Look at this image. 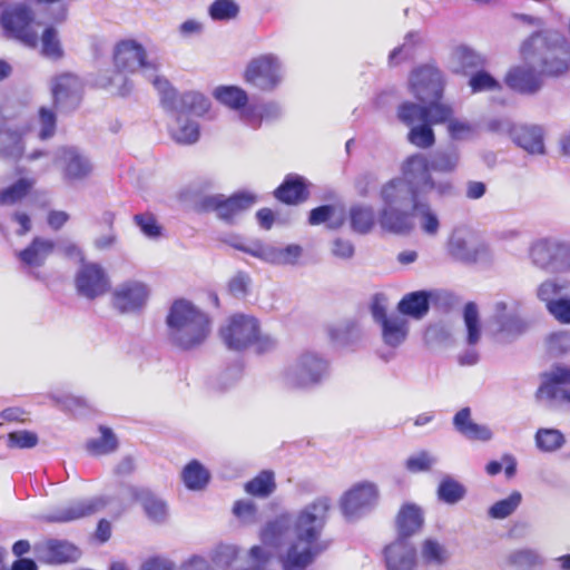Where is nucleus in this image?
<instances>
[{
  "label": "nucleus",
  "instance_id": "0e129e2a",
  "mask_svg": "<svg viewBox=\"0 0 570 570\" xmlns=\"http://www.w3.org/2000/svg\"><path fill=\"white\" fill-rule=\"evenodd\" d=\"M37 137L41 140L48 139L53 136L56 129V115L55 112L46 107L39 109L37 119Z\"/></svg>",
  "mask_w": 570,
  "mask_h": 570
},
{
  "label": "nucleus",
  "instance_id": "20e7f679",
  "mask_svg": "<svg viewBox=\"0 0 570 570\" xmlns=\"http://www.w3.org/2000/svg\"><path fill=\"white\" fill-rule=\"evenodd\" d=\"M0 28L6 36H57L55 23L24 1L0 0Z\"/></svg>",
  "mask_w": 570,
  "mask_h": 570
},
{
  "label": "nucleus",
  "instance_id": "c756f323",
  "mask_svg": "<svg viewBox=\"0 0 570 570\" xmlns=\"http://www.w3.org/2000/svg\"><path fill=\"white\" fill-rule=\"evenodd\" d=\"M106 502L102 498H91L69 503L67 507L57 509L50 520L57 522H69L80 518L88 517L105 507Z\"/></svg>",
  "mask_w": 570,
  "mask_h": 570
},
{
  "label": "nucleus",
  "instance_id": "e433bc0d",
  "mask_svg": "<svg viewBox=\"0 0 570 570\" xmlns=\"http://www.w3.org/2000/svg\"><path fill=\"white\" fill-rule=\"evenodd\" d=\"M504 562L515 570H532L542 567L544 559L537 550L522 548L509 552Z\"/></svg>",
  "mask_w": 570,
  "mask_h": 570
},
{
  "label": "nucleus",
  "instance_id": "79ce46f5",
  "mask_svg": "<svg viewBox=\"0 0 570 570\" xmlns=\"http://www.w3.org/2000/svg\"><path fill=\"white\" fill-rule=\"evenodd\" d=\"M275 196L286 204H296L304 200L307 195L303 178L298 176L287 177L275 190Z\"/></svg>",
  "mask_w": 570,
  "mask_h": 570
},
{
  "label": "nucleus",
  "instance_id": "864d4df0",
  "mask_svg": "<svg viewBox=\"0 0 570 570\" xmlns=\"http://www.w3.org/2000/svg\"><path fill=\"white\" fill-rule=\"evenodd\" d=\"M244 489L254 497H268L275 490L274 474L269 471H263L247 482Z\"/></svg>",
  "mask_w": 570,
  "mask_h": 570
},
{
  "label": "nucleus",
  "instance_id": "1a4fd4ad",
  "mask_svg": "<svg viewBox=\"0 0 570 570\" xmlns=\"http://www.w3.org/2000/svg\"><path fill=\"white\" fill-rule=\"evenodd\" d=\"M535 295L547 311L561 324H570V279L554 276L541 282Z\"/></svg>",
  "mask_w": 570,
  "mask_h": 570
},
{
  "label": "nucleus",
  "instance_id": "9d476101",
  "mask_svg": "<svg viewBox=\"0 0 570 570\" xmlns=\"http://www.w3.org/2000/svg\"><path fill=\"white\" fill-rule=\"evenodd\" d=\"M233 246L252 255L253 257L275 266L297 267L302 265L304 257V248L298 244H288L283 247H276L256 240L247 245L237 242L234 243Z\"/></svg>",
  "mask_w": 570,
  "mask_h": 570
},
{
  "label": "nucleus",
  "instance_id": "c03bdc74",
  "mask_svg": "<svg viewBox=\"0 0 570 570\" xmlns=\"http://www.w3.org/2000/svg\"><path fill=\"white\" fill-rule=\"evenodd\" d=\"M350 225L357 234H367L372 230L375 216L371 206L354 205L348 212Z\"/></svg>",
  "mask_w": 570,
  "mask_h": 570
},
{
  "label": "nucleus",
  "instance_id": "dca6fc26",
  "mask_svg": "<svg viewBox=\"0 0 570 570\" xmlns=\"http://www.w3.org/2000/svg\"><path fill=\"white\" fill-rule=\"evenodd\" d=\"M444 81L442 73L433 66H423L412 71L410 88L412 94L422 102L440 100Z\"/></svg>",
  "mask_w": 570,
  "mask_h": 570
},
{
  "label": "nucleus",
  "instance_id": "412c9836",
  "mask_svg": "<svg viewBox=\"0 0 570 570\" xmlns=\"http://www.w3.org/2000/svg\"><path fill=\"white\" fill-rule=\"evenodd\" d=\"M122 497L137 501L151 523L164 524L167 522L169 518L167 502L148 489L128 487L122 491Z\"/></svg>",
  "mask_w": 570,
  "mask_h": 570
},
{
  "label": "nucleus",
  "instance_id": "a211bd4d",
  "mask_svg": "<svg viewBox=\"0 0 570 570\" xmlns=\"http://www.w3.org/2000/svg\"><path fill=\"white\" fill-rule=\"evenodd\" d=\"M372 316L380 324L383 342L391 346H400L407 337L409 324L404 316L399 313L387 314L385 307L375 302L372 305Z\"/></svg>",
  "mask_w": 570,
  "mask_h": 570
},
{
  "label": "nucleus",
  "instance_id": "9b49d317",
  "mask_svg": "<svg viewBox=\"0 0 570 570\" xmlns=\"http://www.w3.org/2000/svg\"><path fill=\"white\" fill-rule=\"evenodd\" d=\"M150 287L147 283L129 278L118 283L110 292V304L120 314H138L148 304Z\"/></svg>",
  "mask_w": 570,
  "mask_h": 570
},
{
  "label": "nucleus",
  "instance_id": "37998d69",
  "mask_svg": "<svg viewBox=\"0 0 570 570\" xmlns=\"http://www.w3.org/2000/svg\"><path fill=\"white\" fill-rule=\"evenodd\" d=\"M22 46L35 49L51 60L62 57L63 50L58 38H17Z\"/></svg>",
  "mask_w": 570,
  "mask_h": 570
},
{
  "label": "nucleus",
  "instance_id": "680f3d73",
  "mask_svg": "<svg viewBox=\"0 0 570 570\" xmlns=\"http://www.w3.org/2000/svg\"><path fill=\"white\" fill-rule=\"evenodd\" d=\"M134 222L140 232L150 239H158L163 235V226L158 223L155 215L141 213L134 216Z\"/></svg>",
  "mask_w": 570,
  "mask_h": 570
},
{
  "label": "nucleus",
  "instance_id": "0eeeda50",
  "mask_svg": "<svg viewBox=\"0 0 570 570\" xmlns=\"http://www.w3.org/2000/svg\"><path fill=\"white\" fill-rule=\"evenodd\" d=\"M529 259L537 268L556 274L570 272V239L549 236L535 239L529 247Z\"/></svg>",
  "mask_w": 570,
  "mask_h": 570
},
{
  "label": "nucleus",
  "instance_id": "c85d7f7f",
  "mask_svg": "<svg viewBox=\"0 0 570 570\" xmlns=\"http://www.w3.org/2000/svg\"><path fill=\"white\" fill-rule=\"evenodd\" d=\"M38 558L46 563L73 562L80 557V551L66 541L50 540L37 547Z\"/></svg>",
  "mask_w": 570,
  "mask_h": 570
},
{
  "label": "nucleus",
  "instance_id": "f8f14e48",
  "mask_svg": "<svg viewBox=\"0 0 570 570\" xmlns=\"http://www.w3.org/2000/svg\"><path fill=\"white\" fill-rule=\"evenodd\" d=\"M244 79L252 87L271 92L275 90L284 79L283 65L274 55H262L254 58L248 63Z\"/></svg>",
  "mask_w": 570,
  "mask_h": 570
},
{
  "label": "nucleus",
  "instance_id": "8fccbe9b",
  "mask_svg": "<svg viewBox=\"0 0 570 570\" xmlns=\"http://www.w3.org/2000/svg\"><path fill=\"white\" fill-rule=\"evenodd\" d=\"M436 493L439 500L448 504H455L465 497L466 490L459 481L451 476H444L439 483Z\"/></svg>",
  "mask_w": 570,
  "mask_h": 570
},
{
  "label": "nucleus",
  "instance_id": "58836bf2",
  "mask_svg": "<svg viewBox=\"0 0 570 570\" xmlns=\"http://www.w3.org/2000/svg\"><path fill=\"white\" fill-rule=\"evenodd\" d=\"M214 98L232 110H242L248 102L247 92L237 86H219L213 91Z\"/></svg>",
  "mask_w": 570,
  "mask_h": 570
},
{
  "label": "nucleus",
  "instance_id": "5fc2aeb1",
  "mask_svg": "<svg viewBox=\"0 0 570 570\" xmlns=\"http://www.w3.org/2000/svg\"><path fill=\"white\" fill-rule=\"evenodd\" d=\"M421 557L426 564L441 566L448 560V551L439 541L426 539L421 547Z\"/></svg>",
  "mask_w": 570,
  "mask_h": 570
},
{
  "label": "nucleus",
  "instance_id": "7ed1b4c3",
  "mask_svg": "<svg viewBox=\"0 0 570 570\" xmlns=\"http://www.w3.org/2000/svg\"><path fill=\"white\" fill-rule=\"evenodd\" d=\"M568 38H528L520 55L525 62L546 77L559 78L570 70V43Z\"/></svg>",
  "mask_w": 570,
  "mask_h": 570
},
{
  "label": "nucleus",
  "instance_id": "69168bd1",
  "mask_svg": "<svg viewBox=\"0 0 570 570\" xmlns=\"http://www.w3.org/2000/svg\"><path fill=\"white\" fill-rule=\"evenodd\" d=\"M60 1L61 0H38V3L48 6L41 14L48 19L49 22L55 23L56 28L67 18V7Z\"/></svg>",
  "mask_w": 570,
  "mask_h": 570
},
{
  "label": "nucleus",
  "instance_id": "774afa93",
  "mask_svg": "<svg viewBox=\"0 0 570 570\" xmlns=\"http://www.w3.org/2000/svg\"><path fill=\"white\" fill-rule=\"evenodd\" d=\"M448 134L452 140H466L473 136L472 125L463 119L452 118L446 126Z\"/></svg>",
  "mask_w": 570,
  "mask_h": 570
},
{
  "label": "nucleus",
  "instance_id": "ddd939ff",
  "mask_svg": "<svg viewBox=\"0 0 570 570\" xmlns=\"http://www.w3.org/2000/svg\"><path fill=\"white\" fill-rule=\"evenodd\" d=\"M153 83L161 94L163 104L171 110H179L187 115L203 116L210 108L209 99L200 92L188 91L177 97L169 82L158 76L153 79Z\"/></svg>",
  "mask_w": 570,
  "mask_h": 570
},
{
  "label": "nucleus",
  "instance_id": "423d86ee",
  "mask_svg": "<svg viewBox=\"0 0 570 570\" xmlns=\"http://www.w3.org/2000/svg\"><path fill=\"white\" fill-rule=\"evenodd\" d=\"M327 374V361L316 353L306 352L283 370L282 383L292 391H308L320 385Z\"/></svg>",
  "mask_w": 570,
  "mask_h": 570
},
{
  "label": "nucleus",
  "instance_id": "393cba45",
  "mask_svg": "<svg viewBox=\"0 0 570 570\" xmlns=\"http://www.w3.org/2000/svg\"><path fill=\"white\" fill-rule=\"evenodd\" d=\"M385 563L387 570H414L417 564L415 547L397 538L385 548Z\"/></svg>",
  "mask_w": 570,
  "mask_h": 570
},
{
  "label": "nucleus",
  "instance_id": "aec40b11",
  "mask_svg": "<svg viewBox=\"0 0 570 570\" xmlns=\"http://www.w3.org/2000/svg\"><path fill=\"white\" fill-rule=\"evenodd\" d=\"M56 165L68 181L82 180L87 178L92 165L90 159L76 147H62L56 155Z\"/></svg>",
  "mask_w": 570,
  "mask_h": 570
},
{
  "label": "nucleus",
  "instance_id": "de8ad7c7",
  "mask_svg": "<svg viewBox=\"0 0 570 570\" xmlns=\"http://www.w3.org/2000/svg\"><path fill=\"white\" fill-rule=\"evenodd\" d=\"M463 320L465 326V342L468 345H475L481 340L482 327L479 318L478 307L474 303L464 306Z\"/></svg>",
  "mask_w": 570,
  "mask_h": 570
},
{
  "label": "nucleus",
  "instance_id": "603ef678",
  "mask_svg": "<svg viewBox=\"0 0 570 570\" xmlns=\"http://www.w3.org/2000/svg\"><path fill=\"white\" fill-rule=\"evenodd\" d=\"M100 435L89 440L87 448L89 452L96 455L108 454L118 446V440L114 432L105 426L99 429Z\"/></svg>",
  "mask_w": 570,
  "mask_h": 570
},
{
  "label": "nucleus",
  "instance_id": "bf43d9fd",
  "mask_svg": "<svg viewBox=\"0 0 570 570\" xmlns=\"http://www.w3.org/2000/svg\"><path fill=\"white\" fill-rule=\"evenodd\" d=\"M438 463V456L428 451H420L410 455L405 468L412 473L430 471Z\"/></svg>",
  "mask_w": 570,
  "mask_h": 570
},
{
  "label": "nucleus",
  "instance_id": "c9c22d12",
  "mask_svg": "<svg viewBox=\"0 0 570 570\" xmlns=\"http://www.w3.org/2000/svg\"><path fill=\"white\" fill-rule=\"evenodd\" d=\"M485 58L479 52L466 48L460 47L455 49L450 58V66L455 73H466L471 69L484 66Z\"/></svg>",
  "mask_w": 570,
  "mask_h": 570
},
{
  "label": "nucleus",
  "instance_id": "4be33fe9",
  "mask_svg": "<svg viewBox=\"0 0 570 570\" xmlns=\"http://www.w3.org/2000/svg\"><path fill=\"white\" fill-rule=\"evenodd\" d=\"M55 249L56 243L52 239L35 237L24 249L18 253V258L37 279H42V274L39 269L46 264Z\"/></svg>",
  "mask_w": 570,
  "mask_h": 570
},
{
  "label": "nucleus",
  "instance_id": "4c0bfd02",
  "mask_svg": "<svg viewBox=\"0 0 570 570\" xmlns=\"http://www.w3.org/2000/svg\"><path fill=\"white\" fill-rule=\"evenodd\" d=\"M428 158L425 155H423ZM429 164V171L434 170L438 173L450 174L456 170L461 160V153L458 147H450L448 149L438 150L431 158L426 159ZM431 175V173H429Z\"/></svg>",
  "mask_w": 570,
  "mask_h": 570
},
{
  "label": "nucleus",
  "instance_id": "6e6d98bb",
  "mask_svg": "<svg viewBox=\"0 0 570 570\" xmlns=\"http://www.w3.org/2000/svg\"><path fill=\"white\" fill-rule=\"evenodd\" d=\"M564 443L563 434L556 429H539L535 433V444L543 452L559 450Z\"/></svg>",
  "mask_w": 570,
  "mask_h": 570
},
{
  "label": "nucleus",
  "instance_id": "f257e3e1",
  "mask_svg": "<svg viewBox=\"0 0 570 570\" xmlns=\"http://www.w3.org/2000/svg\"><path fill=\"white\" fill-rule=\"evenodd\" d=\"M402 177L386 183L381 190L383 207L380 212L382 228L393 233H405L413 228L416 218L421 230L435 236L440 230L438 213L428 202V195H449L452 181L435 179L429 174V164L423 154H414L402 164Z\"/></svg>",
  "mask_w": 570,
  "mask_h": 570
},
{
  "label": "nucleus",
  "instance_id": "a18cd8bd",
  "mask_svg": "<svg viewBox=\"0 0 570 570\" xmlns=\"http://www.w3.org/2000/svg\"><path fill=\"white\" fill-rule=\"evenodd\" d=\"M448 250L452 257L461 262H473L476 252L468 237L461 232H454L448 243Z\"/></svg>",
  "mask_w": 570,
  "mask_h": 570
},
{
  "label": "nucleus",
  "instance_id": "4d7b16f0",
  "mask_svg": "<svg viewBox=\"0 0 570 570\" xmlns=\"http://www.w3.org/2000/svg\"><path fill=\"white\" fill-rule=\"evenodd\" d=\"M397 117L406 126L413 127L415 122H428V109L426 106L404 102L399 107Z\"/></svg>",
  "mask_w": 570,
  "mask_h": 570
},
{
  "label": "nucleus",
  "instance_id": "052dcab7",
  "mask_svg": "<svg viewBox=\"0 0 570 570\" xmlns=\"http://www.w3.org/2000/svg\"><path fill=\"white\" fill-rule=\"evenodd\" d=\"M233 514L243 525H253L259 519L257 507L252 500L236 501L233 505Z\"/></svg>",
  "mask_w": 570,
  "mask_h": 570
},
{
  "label": "nucleus",
  "instance_id": "39448f33",
  "mask_svg": "<svg viewBox=\"0 0 570 570\" xmlns=\"http://www.w3.org/2000/svg\"><path fill=\"white\" fill-rule=\"evenodd\" d=\"M220 336L229 350L243 351L254 346L259 353L272 351L276 340L263 333L258 320L248 314L230 316L220 328Z\"/></svg>",
  "mask_w": 570,
  "mask_h": 570
},
{
  "label": "nucleus",
  "instance_id": "2f4dec72",
  "mask_svg": "<svg viewBox=\"0 0 570 570\" xmlns=\"http://www.w3.org/2000/svg\"><path fill=\"white\" fill-rule=\"evenodd\" d=\"M173 119L169 124L171 138L183 145L195 144L199 139V125L189 118V115L179 110H171Z\"/></svg>",
  "mask_w": 570,
  "mask_h": 570
},
{
  "label": "nucleus",
  "instance_id": "e2e57ef3",
  "mask_svg": "<svg viewBox=\"0 0 570 570\" xmlns=\"http://www.w3.org/2000/svg\"><path fill=\"white\" fill-rule=\"evenodd\" d=\"M424 104H428V122L430 125H448L453 118V109L450 105L442 104L440 100L425 101Z\"/></svg>",
  "mask_w": 570,
  "mask_h": 570
},
{
  "label": "nucleus",
  "instance_id": "f704fd0d",
  "mask_svg": "<svg viewBox=\"0 0 570 570\" xmlns=\"http://www.w3.org/2000/svg\"><path fill=\"white\" fill-rule=\"evenodd\" d=\"M127 71L117 69L98 76L96 85L108 90L112 95L125 97L132 90V83Z\"/></svg>",
  "mask_w": 570,
  "mask_h": 570
},
{
  "label": "nucleus",
  "instance_id": "5701e85b",
  "mask_svg": "<svg viewBox=\"0 0 570 570\" xmlns=\"http://www.w3.org/2000/svg\"><path fill=\"white\" fill-rule=\"evenodd\" d=\"M114 63L117 69L127 72H135L140 67H153L146 60L144 47L132 38L122 39L115 46Z\"/></svg>",
  "mask_w": 570,
  "mask_h": 570
},
{
  "label": "nucleus",
  "instance_id": "3c124183",
  "mask_svg": "<svg viewBox=\"0 0 570 570\" xmlns=\"http://www.w3.org/2000/svg\"><path fill=\"white\" fill-rule=\"evenodd\" d=\"M239 11V4L235 0H214L208 7L210 19L220 22L236 19Z\"/></svg>",
  "mask_w": 570,
  "mask_h": 570
},
{
  "label": "nucleus",
  "instance_id": "4468645a",
  "mask_svg": "<svg viewBox=\"0 0 570 570\" xmlns=\"http://www.w3.org/2000/svg\"><path fill=\"white\" fill-rule=\"evenodd\" d=\"M75 287L80 296L95 299L109 291L110 278L100 264L82 262L75 274Z\"/></svg>",
  "mask_w": 570,
  "mask_h": 570
},
{
  "label": "nucleus",
  "instance_id": "09e8293b",
  "mask_svg": "<svg viewBox=\"0 0 570 570\" xmlns=\"http://www.w3.org/2000/svg\"><path fill=\"white\" fill-rule=\"evenodd\" d=\"M522 502V494L519 491H512L507 498L493 503L488 515L494 520H503L512 515Z\"/></svg>",
  "mask_w": 570,
  "mask_h": 570
},
{
  "label": "nucleus",
  "instance_id": "7c9ffc66",
  "mask_svg": "<svg viewBox=\"0 0 570 570\" xmlns=\"http://www.w3.org/2000/svg\"><path fill=\"white\" fill-rule=\"evenodd\" d=\"M453 426L461 435L472 441L488 442L493 439V432L488 425L478 424L472 420L470 407H463L455 413Z\"/></svg>",
  "mask_w": 570,
  "mask_h": 570
},
{
  "label": "nucleus",
  "instance_id": "f3484780",
  "mask_svg": "<svg viewBox=\"0 0 570 570\" xmlns=\"http://www.w3.org/2000/svg\"><path fill=\"white\" fill-rule=\"evenodd\" d=\"M570 384V367L558 365L542 374V383L537 397L549 405L570 402V391L564 385Z\"/></svg>",
  "mask_w": 570,
  "mask_h": 570
},
{
  "label": "nucleus",
  "instance_id": "473e14b6",
  "mask_svg": "<svg viewBox=\"0 0 570 570\" xmlns=\"http://www.w3.org/2000/svg\"><path fill=\"white\" fill-rule=\"evenodd\" d=\"M423 524L421 509L412 503L402 505L396 515V529L400 539H406L416 533Z\"/></svg>",
  "mask_w": 570,
  "mask_h": 570
},
{
  "label": "nucleus",
  "instance_id": "2eb2a0df",
  "mask_svg": "<svg viewBox=\"0 0 570 570\" xmlns=\"http://www.w3.org/2000/svg\"><path fill=\"white\" fill-rule=\"evenodd\" d=\"M32 138V126H22L11 120L0 122V157L20 158Z\"/></svg>",
  "mask_w": 570,
  "mask_h": 570
},
{
  "label": "nucleus",
  "instance_id": "f03ea898",
  "mask_svg": "<svg viewBox=\"0 0 570 570\" xmlns=\"http://www.w3.org/2000/svg\"><path fill=\"white\" fill-rule=\"evenodd\" d=\"M169 342L181 350L202 345L210 334L212 321L206 312L193 302L179 298L171 303L166 315Z\"/></svg>",
  "mask_w": 570,
  "mask_h": 570
},
{
  "label": "nucleus",
  "instance_id": "ea45409f",
  "mask_svg": "<svg viewBox=\"0 0 570 570\" xmlns=\"http://www.w3.org/2000/svg\"><path fill=\"white\" fill-rule=\"evenodd\" d=\"M399 314L413 318L423 317L429 311V299L424 292H413L405 295L397 305Z\"/></svg>",
  "mask_w": 570,
  "mask_h": 570
},
{
  "label": "nucleus",
  "instance_id": "6ab92c4d",
  "mask_svg": "<svg viewBox=\"0 0 570 570\" xmlns=\"http://www.w3.org/2000/svg\"><path fill=\"white\" fill-rule=\"evenodd\" d=\"M519 304L515 301H497L493 304V318L497 323V332L504 341H511L522 334L525 322L518 314Z\"/></svg>",
  "mask_w": 570,
  "mask_h": 570
},
{
  "label": "nucleus",
  "instance_id": "a878e982",
  "mask_svg": "<svg viewBox=\"0 0 570 570\" xmlns=\"http://www.w3.org/2000/svg\"><path fill=\"white\" fill-rule=\"evenodd\" d=\"M82 85L80 79L71 73L58 76L52 83V96L57 107L73 108L80 99Z\"/></svg>",
  "mask_w": 570,
  "mask_h": 570
},
{
  "label": "nucleus",
  "instance_id": "a19ab883",
  "mask_svg": "<svg viewBox=\"0 0 570 570\" xmlns=\"http://www.w3.org/2000/svg\"><path fill=\"white\" fill-rule=\"evenodd\" d=\"M209 478V471L197 460L190 461L181 471V480L185 487L193 491L203 490Z\"/></svg>",
  "mask_w": 570,
  "mask_h": 570
},
{
  "label": "nucleus",
  "instance_id": "6e6552de",
  "mask_svg": "<svg viewBox=\"0 0 570 570\" xmlns=\"http://www.w3.org/2000/svg\"><path fill=\"white\" fill-rule=\"evenodd\" d=\"M379 485L368 480L353 483L343 492L338 505L342 514L348 520H358L371 513L379 504Z\"/></svg>",
  "mask_w": 570,
  "mask_h": 570
},
{
  "label": "nucleus",
  "instance_id": "49530a36",
  "mask_svg": "<svg viewBox=\"0 0 570 570\" xmlns=\"http://www.w3.org/2000/svg\"><path fill=\"white\" fill-rule=\"evenodd\" d=\"M33 185V178H19L17 181L0 191V204L6 206L14 205L26 197Z\"/></svg>",
  "mask_w": 570,
  "mask_h": 570
},
{
  "label": "nucleus",
  "instance_id": "cd10ccee",
  "mask_svg": "<svg viewBox=\"0 0 570 570\" xmlns=\"http://www.w3.org/2000/svg\"><path fill=\"white\" fill-rule=\"evenodd\" d=\"M255 203L256 196L247 191L235 194L226 199L223 196H215L210 199L218 217L228 222L250 208Z\"/></svg>",
  "mask_w": 570,
  "mask_h": 570
},
{
  "label": "nucleus",
  "instance_id": "72a5a7b5",
  "mask_svg": "<svg viewBox=\"0 0 570 570\" xmlns=\"http://www.w3.org/2000/svg\"><path fill=\"white\" fill-rule=\"evenodd\" d=\"M346 219L345 210L338 205H324L311 210L308 222L311 225L326 224L330 229L341 228Z\"/></svg>",
  "mask_w": 570,
  "mask_h": 570
},
{
  "label": "nucleus",
  "instance_id": "bb28decb",
  "mask_svg": "<svg viewBox=\"0 0 570 570\" xmlns=\"http://www.w3.org/2000/svg\"><path fill=\"white\" fill-rule=\"evenodd\" d=\"M511 138L530 155L546 154L544 129L538 125H518L511 130Z\"/></svg>",
  "mask_w": 570,
  "mask_h": 570
},
{
  "label": "nucleus",
  "instance_id": "b1692460",
  "mask_svg": "<svg viewBox=\"0 0 570 570\" xmlns=\"http://www.w3.org/2000/svg\"><path fill=\"white\" fill-rule=\"evenodd\" d=\"M542 77L535 65L522 59L520 65L509 70L505 81L511 89L520 94L533 95L542 88Z\"/></svg>",
  "mask_w": 570,
  "mask_h": 570
},
{
  "label": "nucleus",
  "instance_id": "13d9d810",
  "mask_svg": "<svg viewBox=\"0 0 570 570\" xmlns=\"http://www.w3.org/2000/svg\"><path fill=\"white\" fill-rule=\"evenodd\" d=\"M409 141L419 148H429L434 145V131L429 122H422L413 126L407 135Z\"/></svg>",
  "mask_w": 570,
  "mask_h": 570
},
{
  "label": "nucleus",
  "instance_id": "338daca9",
  "mask_svg": "<svg viewBox=\"0 0 570 570\" xmlns=\"http://www.w3.org/2000/svg\"><path fill=\"white\" fill-rule=\"evenodd\" d=\"M547 346L550 353L560 355L570 352V332H553L547 337Z\"/></svg>",
  "mask_w": 570,
  "mask_h": 570
}]
</instances>
